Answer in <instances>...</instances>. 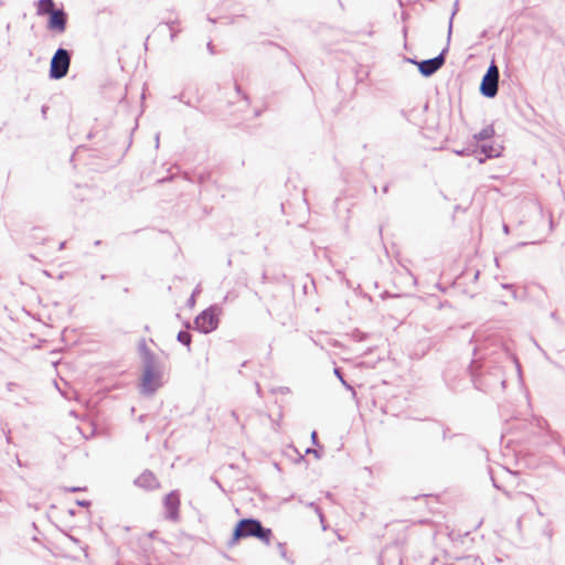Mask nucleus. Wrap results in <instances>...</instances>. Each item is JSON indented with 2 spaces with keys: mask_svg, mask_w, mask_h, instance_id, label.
I'll return each instance as SVG.
<instances>
[{
  "mask_svg": "<svg viewBox=\"0 0 565 565\" xmlns=\"http://www.w3.org/2000/svg\"><path fill=\"white\" fill-rule=\"evenodd\" d=\"M448 53V46L444 47L441 52L428 60H423L417 63L418 72L424 77H430L434 75L441 66L445 64L446 61V54Z\"/></svg>",
  "mask_w": 565,
  "mask_h": 565,
  "instance_id": "0eeeda50",
  "label": "nucleus"
},
{
  "mask_svg": "<svg viewBox=\"0 0 565 565\" xmlns=\"http://www.w3.org/2000/svg\"><path fill=\"white\" fill-rule=\"evenodd\" d=\"M278 547H279L280 556L282 558H286L287 552H286V548H285V544L284 543H278Z\"/></svg>",
  "mask_w": 565,
  "mask_h": 565,
  "instance_id": "aec40b11",
  "label": "nucleus"
},
{
  "mask_svg": "<svg viewBox=\"0 0 565 565\" xmlns=\"http://www.w3.org/2000/svg\"><path fill=\"white\" fill-rule=\"evenodd\" d=\"M473 351L476 358L471 361L468 370L475 388L484 393L492 392L499 385L504 388L505 379L502 367L492 359L477 356V350Z\"/></svg>",
  "mask_w": 565,
  "mask_h": 565,
  "instance_id": "f257e3e1",
  "label": "nucleus"
},
{
  "mask_svg": "<svg viewBox=\"0 0 565 565\" xmlns=\"http://www.w3.org/2000/svg\"><path fill=\"white\" fill-rule=\"evenodd\" d=\"M194 303H195V292H192V295L190 296V298L188 300V305L194 306Z\"/></svg>",
  "mask_w": 565,
  "mask_h": 565,
  "instance_id": "a878e982",
  "label": "nucleus"
},
{
  "mask_svg": "<svg viewBox=\"0 0 565 565\" xmlns=\"http://www.w3.org/2000/svg\"><path fill=\"white\" fill-rule=\"evenodd\" d=\"M431 425V428H440V431H441V436H443V439L446 440L448 438H450L451 436L448 434L449 433V428L448 427H445L444 425H438L436 423H433L430 424Z\"/></svg>",
  "mask_w": 565,
  "mask_h": 565,
  "instance_id": "f3484780",
  "label": "nucleus"
},
{
  "mask_svg": "<svg viewBox=\"0 0 565 565\" xmlns=\"http://www.w3.org/2000/svg\"><path fill=\"white\" fill-rule=\"evenodd\" d=\"M159 139H160V135H159V134H157V135H156V138H154L156 147H159Z\"/></svg>",
  "mask_w": 565,
  "mask_h": 565,
  "instance_id": "f704fd0d",
  "label": "nucleus"
},
{
  "mask_svg": "<svg viewBox=\"0 0 565 565\" xmlns=\"http://www.w3.org/2000/svg\"><path fill=\"white\" fill-rule=\"evenodd\" d=\"M139 351L141 354L142 364L147 362V358L151 356L152 360H157L156 354L147 347L145 339L139 343Z\"/></svg>",
  "mask_w": 565,
  "mask_h": 565,
  "instance_id": "4468645a",
  "label": "nucleus"
},
{
  "mask_svg": "<svg viewBox=\"0 0 565 565\" xmlns=\"http://www.w3.org/2000/svg\"><path fill=\"white\" fill-rule=\"evenodd\" d=\"M311 439H312V443H313L315 445H318V436H317V431H315V430H313V431L311 433Z\"/></svg>",
  "mask_w": 565,
  "mask_h": 565,
  "instance_id": "c756f323",
  "label": "nucleus"
},
{
  "mask_svg": "<svg viewBox=\"0 0 565 565\" xmlns=\"http://www.w3.org/2000/svg\"><path fill=\"white\" fill-rule=\"evenodd\" d=\"M220 313L221 308L217 305L210 306L194 319L195 329L204 334L216 330L220 323Z\"/></svg>",
  "mask_w": 565,
  "mask_h": 565,
  "instance_id": "39448f33",
  "label": "nucleus"
},
{
  "mask_svg": "<svg viewBox=\"0 0 565 565\" xmlns=\"http://www.w3.org/2000/svg\"><path fill=\"white\" fill-rule=\"evenodd\" d=\"M65 244H66V242L60 243L58 249L62 250L63 248H65Z\"/></svg>",
  "mask_w": 565,
  "mask_h": 565,
  "instance_id": "4c0bfd02",
  "label": "nucleus"
},
{
  "mask_svg": "<svg viewBox=\"0 0 565 565\" xmlns=\"http://www.w3.org/2000/svg\"><path fill=\"white\" fill-rule=\"evenodd\" d=\"M333 372L334 375L340 380V382L347 390L353 391V387L344 380L343 373L340 367H334Z\"/></svg>",
  "mask_w": 565,
  "mask_h": 565,
  "instance_id": "dca6fc26",
  "label": "nucleus"
},
{
  "mask_svg": "<svg viewBox=\"0 0 565 565\" xmlns=\"http://www.w3.org/2000/svg\"><path fill=\"white\" fill-rule=\"evenodd\" d=\"M376 191H377L376 185H373V192L376 193Z\"/></svg>",
  "mask_w": 565,
  "mask_h": 565,
  "instance_id": "de8ad7c7",
  "label": "nucleus"
},
{
  "mask_svg": "<svg viewBox=\"0 0 565 565\" xmlns=\"http://www.w3.org/2000/svg\"><path fill=\"white\" fill-rule=\"evenodd\" d=\"M306 454H313V456H316V458H320L319 451L316 449H312V448H307Z\"/></svg>",
  "mask_w": 565,
  "mask_h": 565,
  "instance_id": "5701e85b",
  "label": "nucleus"
},
{
  "mask_svg": "<svg viewBox=\"0 0 565 565\" xmlns=\"http://www.w3.org/2000/svg\"><path fill=\"white\" fill-rule=\"evenodd\" d=\"M407 62L409 63H413V64H416L419 62V61H416L415 58H407Z\"/></svg>",
  "mask_w": 565,
  "mask_h": 565,
  "instance_id": "c9c22d12",
  "label": "nucleus"
},
{
  "mask_svg": "<svg viewBox=\"0 0 565 565\" xmlns=\"http://www.w3.org/2000/svg\"><path fill=\"white\" fill-rule=\"evenodd\" d=\"M177 340L186 347L188 351H191V342H192V335L188 331H179L177 334Z\"/></svg>",
  "mask_w": 565,
  "mask_h": 565,
  "instance_id": "2eb2a0df",
  "label": "nucleus"
},
{
  "mask_svg": "<svg viewBox=\"0 0 565 565\" xmlns=\"http://www.w3.org/2000/svg\"><path fill=\"white\" fill-rule=\"evenodd\" d=\"M235 89H236V93H237L238 95H243L244 99H245V100H248L247 95H244V94L242 93V89H241V87H239L238 85H236V86H235Z\"/></svg>",
  "mask_w": 565,
  "mask_h": 565,
  "instance_id": "c85d7f7f",
  "label": "nucleus"
},
{
  "mask_svg": "<svg viewBox=\"0 0 565 565\" xmlns=\"http://www.w3.org/2000/svg\"><path fill=\"white\" fill-rule=\"evenodd\" d=\"M494 135V128L492 125L486 126L482 128L479 132L473 135V139L476 141H486L493 137Z\"/></svg>",
  "mask_w": 565,
  "mask_h": 565,
  "instance_id": "ddd939ff",
  "label": "nucleus"
},
{
  "mask_svg": "<svg viewBox=\"0 0 565 565\" xmlns=\"http://www.w3.org/2000/svg\"><path fill=\"white\" fill-rule=\"evenodd\" d=\"M100 243H102L100 241H95L94 245L98 246V245H100Z\"/></svg>",
  "mask_w": 565,
  "mask_h": 565,
  "instance_id": "a18cd8bd",
  "label": "nucleus"
},
{
  "mask_svg": "<svg viewBox=\"0 0 565 565\" xmlns=\"http://www.w3.org/2000/svg\"><path fill=\"white\" fill-rule=\"evenodd\" d=\"M551 318L556 319V312H552Z\"/></svg>",
  "mask_w": 565,
  "mask_h": 565,
  "instance_id": "37998d69",
  "label": "nucleus"
},
{
  "mask_svg": "<svg viewBox=\"0 0 565 565\" xmlns=\"http://www.w3.org/2000/svg\"><path fill=\"white\" fill-rule=\"evenodd\" d=\"M17 462H18V465H19L20 467L22 466V462L20 461V459H19V458H17Z\"/></svg>",
  "mask_w": 565,
  "mask_h": 565,
  "instance_id": "49530a36",
  "label": "nucleus"
},
{
  "mask_svg": "<svg viewBox=\"0 0 565 565\" xmlns=\"http://www.w3.org/2000/svg\"><path fill=\"white\" fill-rule=\"evenodd\" d=\"M499 67L492 61L481 78L479 86L480 94L486 98H494L499 90Z\"/></svg>",
  "mask_w": 565,
  "mask_h": 565,
  "instance_id": "423d86ee",
  "label": "nucleus"
},
{
  "mask_svg": "<svg viewBox=\"0 0 565 565\" xmlns=\"http://www.w3.org/2000/svg\"><path fill=\"white\" fill-rule=\"evenodd\" d=\"M525 497H526L527 499H530L531 501H534V498H533L532 495H530V494H525Z\"/></svg>",
  "mask_w": 565,
  "mask_h": 565,
  "instance_id": "79ce46f5",
  "label": "nucleus"
},
{
  "mask_svg": "<svg viewBox=\"0 0 565 565\" xmlns=\"http://www.w3.org/2000/svg\"><path fill=\"white\" fill-rule=\"evenodd\" d=\"M248 537H256L268 545L273 537V531L269 527H265L258 519L243 518L235 524L227 546L233 547L241 540Z\"/></svg>",
  "mask_w": 565,
  "mask_h": 565,
  "instance_id": "f03ea898",
  "label": "nucleus"
},
{
  "mask_svg": "<svg viewBox=\"0 0 565 565\" xmlns=\"http://www.w3.org/2000/svg\"><path fill=\"white\" fill-rule=\"evenodd\" d=\"M177 23H178V21H177V20H169V21H167V22H166V24L168 25V28H169L170 30L174 29V25H175Z\"/></svg>",
  "mask_w": 565,
  "mask_h": 565,
  "instance_id": "393cba45",
  "label": "nucleus"
},
{
  "mask_svg": "<svg viewBox=\"0 0 565 565\" xmlns=\"http://www.w3.org/2000/svg\"><path fill=\"white\" fill-rule=\"evenodd\" d=\"M71 65V52L58 47L53 54L50 63L49 76L52 79H61L68 73Z\"/></svg>",
  "mask_w": 565,
  "mask_h": 565,
  "instance_id": "20e7f679",
  "label": "nucleus"
},
{
  "mask_svg": "<svg viewBox=\"0 0 565 565\" xmlns=\"http://www.w3.org/2000/svg\"><path fill=\"white\" fill-rule=\"evenodd\" d=\"M455 14H456V9L452 11V14H451L450 20H449L448 40H450V35H451V31H452V19H454Z\"/></svg>",
  "mask_w": 565,
  "mask_h": 565,
  "instance_id": "412c9836",
  "label": "nucleus"
},
{
  "mask_svg": "<svg viewBox=\"0 0 565 565\" xmlns=\"http://www.w3.org/2000/svg\"><path fill=\"white\" fill-rule=\"evenodd\" d=\"M84 488H81V487H71V488H66V491L68 492H78V491H82Z\"/></svg>",
  "mask_w": 565,
  "mask_h": 565,
  "instance_id": "bb28decb",
  "label": "nucleus"
},
{
  "mask_svg": "<svg viewBox=\"0 0 565 565\" xmlns=\"http://www.w3.org/2000/svg\"><path fill=\"white\" fill-rule=\"evenodd\" d=\"M501 286L504 289H513V285H511V284H502Z\"/></svg>",
  "mask_w": 565,
  "mask_h": 565,
  "instance_id": "7c9ffc66",
  "label": "nucleus"
},
{
  "mask_svg": "<svg viewBox=\"0 0 565 565\" xmlns=\"http://www.w3.org/2000/svg\"><path fill=\"white\" fill-rule=\"evenodd\" d=\"M56 10L55 3L53 0H39L38 1V14L39 15H49L52 11Z\"/></svg>",
  "mask_w": 565,
  "mask_h": 565,
  "instance_id": "f8f14e48",
  "label": "nucleus"
},
{
  "mask_svg": "<svg viewBox=\"0 0 565 565\" xmlns=\"http://www.w3.org/2000/svg\"><path fill=\"white\" fill-rule=\"evenodd\" d=\"M455 153L458 156H469L470 153H472V150H470L469 148H465L461 150H455Z\"/></svg>",
  "mask_w": 565,
  "mask_h": 565,
  "instance_id": "6ab92c4d",
  "label": "nucleus"
},
{
  "mask_svg": "<svg viewBox=\"0 0 565 565\" xmlns=\"http://www.w3.org/2000/svg\"><path fill=\"white\" fill-rule=\"evenodd\" d=\"M308 507L312 508L315 510V512L318 514L320 521L323 522V513H322L321 509L315 502L308 503Z\"/></svg>",
  "mask_w": 565,
  "mask_h": 565,
  "instance_id": "a211bd4d",
  "label": "nucleus"
},
{
  "mask_svg": "<svg viewBox=\"0 0 565 565\" xmlns=\"http://www.w3.org/2000/svg\"><path fill=\"white\" fill-rule=\"evenodd\" d=\"M67 25V13L63 9H56L49 14L47 29L63 33Z\"/></svg>",
  "mask_w": 565,
  "mask_h": 565,
  "instance_id": "1a4fd4ad",
  "label": "nucleus"
},
{
  "mask_svg": "<svg viewBox=\"0 0 565 565\" xmlns=\"http://www.w3.org/2000/svg\"><path fill=\"white\" fill-rule=\"evenodd\" d=\"M173 98H177V99H179V100H180V102H182V103L184 102V99H183V93H182V94H180L179 96H173Z\"/></svg>",
  "mask_w": 565,
  "mask_h": 565,
  "instance_id": "72a5a7b5",
  "label": "nucleus"
},
{
  "mask_svg": "<svg viewBox=\"0 0 565 565\" xmlns=\"http://www.w3.org/2000/svg\"><path fill=\"white\" fill-rule=\"evenodd\" d=\"M170 31H171L170 32V39H171V41H174L177 35H178V33L180 32V30L172 29Z\"/></svg>",
  "mask_w": 565,
  "mask_h": 565,
  "instance_id": "b1692460",
  "label": "nucleus"
},
{
  "mask_svg": "<svg viewBox=\"0 0 565 565\" xmlns=\"http://www.w3.org/2000/svg\"><path fill=\"white\" fill-rule=\"evenodd\" d=\"M206 47L211 54H215V49L212 42H209Z\"/></svg>",
  "mask_w": 565,
  "mask_h": 565,
  "instance_id": "cd10ccee",
  "label": "nucleus"
},
{
  "mask_svg": "<svg viewBox=\"0 0 565 565\" xmlns=\"http://www.w3.org/2000/svg\"><path fill=\"white\" fill-rule=\"evenodd\" d=\"M512 295H513V297H514V298H516V292H515V290H512Z\"/></svg>",
  "mask_w": 565,
  "mask_h": 565,
  "instance_id": "09e8293b",
  "label": "nucleus"
},
{
  "mask_svg": "<svg viewBox=\"0 0 565 565\" xmlns=\"http://www.w3.org/2000/svg\"><path fill=\"white\" fill-rule=\"evenodd\" d=\"M255 385H256V392H257V394H258V395H260L262 390H260L259 384H258V383H256Z\"/></svg>",
  "mask_w": 565,
  "mask_h": 565,
  "instance_id": "e433bc0d",
  "label": "nucleus"
},
{
  "mask_svg": "<svg viewBox=\"0 0 565 565\" xmlns=\"http://www.w3.org/2000/svg\"><path fill=\"white\" fill-rule=\"evenodd\" d=\"M186 106H192L191 103L189 100H184L183 102Z\"/></svg>",
  "mask_w": 565,
  "mask_h": 565,
  "instance_id": "c03bdc74",
  "label": "nucleus"
},
{
  "mask_svg": "<svg viewBox=\"0 0 565 565\" xmlns=\"http://www.w3.org/2000/svg\"><path fill=\"white\" fill-rule=\"evenodd\" d=\"M166 509V519L170 521L179 520L180 494L177 490L169 492L163 499Z\"/></svg>",
  "mask_w": 565,
  "mask_h": 565,
  "instance_id": "6e6552de",
  "label": "nucleus"
},
{
  "mask_svg": "<svg viewBox=\"0 0 565 565\" xmlns=\"http://www.w3.org/2000/svg\"><path fill=\"white\" fill-rule=\"evenodd\" d=\"M162 372L159 369L158 359L147 358L142 364V375L140 382V393L150 396L162 385Z\"/></svg>",
  "mask_w": 565,
  "mask_h": 565,
  "instance_id": "7ed1b4c3",
  "label": "nucleus"
},
{
  "mask_svg": "<svg viewBox=\"0 0 565 565\" xmlns=\"http://www.w3.org/2000/svg\"><path fill=\"white\" fill-rule=\"evenodd\" d=\"M6 439H7V443H11V437H10L9 433L7 434Z\"/></svg>",
  "mask_w": 565,
  "mask_h": 565,
  "instance_id": "ea45409f",
  "label": "nucleus"
},
{
  "mask_svg": "<svg viewBox=\"0 0 565 565\" xmlns=\"http://www.w3.org/2000/svg\"><path fill=\"white\" fill-rule=\"evenodd\" d=\"M502 147H495L490 143H482L472 149V153L478 158L479 163H483L487 159L498 158L501 156Z\"/></svg>",
  "mask_w": 565,
  "mask_h": 565,
  "instance_id": "9d476101",
  "label": "nucleus"
},
{
  "mask_svg": "<svg viewBox=\"0 0 565 565\" xmlns=\"http://www.w3.org/2000/svg\"><path fill=\"white\" fill-rule=\"evenodd\" d=\"M76 504L83 508H88L90 505V501L88 500H77Z\"/></svg>",
  "mask_w": 565,
  "mask_h": 565,
  "instance_id": "4be33fe9",
  "label": "nucleus"
},
{
  "mask_svg": "<svg viewBox=\"0 0 565 565\" xmlns=\"http://www.w3.org/2000/svg\"><path fill=\"white\" fill-rule=\"evenodd\" d=\"M47 110V106H42V114L45 115Z\"/></svg>",
  "mask_w": 565,
  "mask_h": 565,
  "instance_id": "58836bf2",
  "label": "nucleus"
},
{
  "mask_svg": "<svg viewBox=\"0 0 565 565\" xmlns=\"http://www.w3.org/2000/svg\"><path fill=\"white\" fill-rule=\"evenodd\" d=\"M388 189H390V184H385L382 189V192L383 193H387L388 192Z\"/></svg>",
  "mask_w": 565,
  "mask_h": 565,
  "instance_id": "473e14b6",
  "label": "nucleus"
},
{
  "mask_svg": "<svg viewBox=\"0 0 565 565\" xmlns=\"http://www.w3.org/2000/svg\"><path fill=\"white\" fill-rule=\"evenodd\" d=\"M193 292H195V296H196V295L200 292V287L198 286V287L193 290Z\"/></svg>",
  "mask_w": 565,
  "mask_h": 565,
  "instance_id": "a19ab883",
  "label": "nucleus"
},
{
  "mask_svg": "<svg viewBox=\"0 0 565 565\" xmlns=\"http://www.w3.org/2000/svg\"><path fill=\"white\" fill-rule=\"evenodd\" d=\"M135 484L139 488L146 490H154L159 488L160 483L154 476V473L150 470H145L136 480Z\"/></svg>",
  "mask_w": 565,
  "mask_h": 565,
  "instance_id": "9b49d317",
  "label": "nucleus"
},
{
  "mask_svg": "<svg viewBox=\"0 0 565 565\" xmlns=\"http://www.w3.org/2000/svg\"><path fill=\"white\" fill-rule=\"evenodd\" d=\"M503 232H504L505 234H509V233H510L509 225L503 224Z\"/></svg>",
  "mask_w": 565,
  "mask_h": 565,
  "instance_id": "2f4dec72",
  "label": "nucleus"
}]
</instances>
